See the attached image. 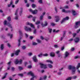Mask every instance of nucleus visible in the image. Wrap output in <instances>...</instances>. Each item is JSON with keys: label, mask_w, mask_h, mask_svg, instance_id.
Masks as SVG:
<instances>
[{"label": "nucleus", "mask_w": 80, "mask_h": 80, "mask_svg": "<svg viewBox=\"0 0 80 80\" xmlns=\"http://www.w3.org/2000/svg\"><path fill=\"white\" fill-rule=\"evenodd\" d=\"M68 70H72V73L75 74L76 71V68L75 67L72 65H70L68 66Z\"/></svg>", "instance_id": "1"}, {"label": "nucleus", "mask_w": 80, "mask_h": 80, "mask_svg": "<svg viewBox=\"0 0 80 80\" xmlns=\"http://www.w3.org/2000/svg\"><path fill=\"white\" fill-rule=\"evenodd\" d=\"M18 10H19V9L18 8L15 12V18H14L15 20H18Z\"/></svg>", "instance_id": "2"}, {"label": "nucleus", "mask_w": 80, "mask_h": 80, "mask_svg": "<svg viewBox=\"0 0 80 80\" xmlns=\"http://www.w3.org/2000/svg\"><path fill=\"white\" fill-rule=\"evenodd\" d=\"M69 19V17H66V18H64L62 21L61 22V24H62L63 23H64L66 20H68Z\"/></svg>", "instance_id": "3"}, {"label": "nucleus", "mask_w": 80, "mask_h": 80, "mask_svg": "<svg viewBox=\"0 0 80 80\" xmlns=\"http://www.w3.org/2000/svg\"><path fill=\"white\" fill-rule=\"evenodd\" d=\"M40 67L42 68H44V69H45V68H47V65L46 64L40 63Z\"/></svg>", "instance_id": "4"}, {"label": "nucleus", "mask_w": 80, "mask_h": 80, "mask_svg": "<svg viewBox=\"0 0 80 80\" xmlns=\"http://www.w3.org/2000/svg\"><path fill=\"white\" fill-rule=\"evenodd\" d=\"M74 41L75 43H78V42H79V41H80V39L79 38H76L74 39Z\"/></svg>", "instance_id": "5"}, {"label": "nucleus", "mask_w": 80, "mask_h": 80, "mask_svg": "<svg viewBox=\"0 0 80 80\" xmlns=\"http://www.w3.org/2000/svg\"><path fill=\"white\" fill-rule=\"evenodd\" d=\"M68 55H69V52L67 51L66 52L64 53V58H67V57H68Z\"/></svg>", "instance_id": "6"}, {"label": "nucleus", "mask_w": 80, "mask_h": 80, "mask_svg": "<svg viewBox=\"0 0 80 80\" xmlns=\"http://www.w3.org/2000/svg\"><path fill=\"white\" fill-rule=\"evenodd\" d=\"M32 59L34 62H38V60L37 58V56H36V55L34 56L32 58Z\"/></svg>", "instance_id": "7"}, {"label": "nucleus", "mask_w": 80, "mask_h": 80, "mask_svg": "<svg viewBox=\"0 0 80 80\" xmlns=\"http://www.w3.org/2000/svg\"><path fill=\"white\" fill-rule=\"evenodd\" d=\"M54 17L55 18H56L55 20L56 22H59V20H60V18H59L60 17H59V16H55Z\"/></svg>", "instance_id": "8"}, {"label": "nucleus", "mask_w": 80, "mask_h": 80, "mask_svg": "<svg viewBox=\"0 0 80 80\" xmlns=\"http://www.w3.org/2000/svg\"><path fill=\"white\" fill-rule=\"evenodd\" d=\"M45 23L44 24L43 23L41 24V25L42 26V27H47L48 25V23L46 21H45Z\"/></svg>", "instance_id": "9"}, {"label": "nucleus", "mask_w": 80, "mask_h": 80, "mask_svg": "<svg viewBox=\"0 0 80 80\" xmlns=\"http://www.w3.org/2000/svg\"><path fill=\"white\" fill-rule=\"evenodd\" d=\"M65 34H66V32L65 31L64 32L63 34L62 35V37H61V38L60 39V41H62V40H63V39L65 37Z\"/></svg>", "instance_id": "10"}, {"label": "nucleus", "mask_w": 80, "mask_h": 80, "mask_svg": "<svg viewBox=\"0 0 80 80\" xmlns=\"http://www.w3.org/2000/svg\"><path fill=\"white\" fill-rule=\"evenodd\" d=\"M27 25H30V27H32V28H35V26H34V25L30 23L29 22H27Z\"/></svg>", "instance_id": "11"}, {"label": "nucleus", "mask_w": 80, "mask_h": 80, "mask_svg": "<svg viewBox=\"0 0 80 80\" xmlns=\"http://www.w3.org/2000/svg\"><path fill=\"white\" fill-rule=\"evenodd\" d=\"M50 57H55V52H51L50 53Z\"/></svg>", "instance_id": "12"}, {"label": "nucleus", "mask_w": 80, "mask_h": 80, "mask_svg": "<svg viewBox=\"0 0 80 80\" xmlns=\"http://www.w3.org/2000/svg\"><path fill=\"white\" fill-rule=\"evenodd\" d=\"M20 52V50L16 51L15 52V55H16V56L18 55V54Z\"/></svg>", "instance_id": "13"}, {"label": "nucleus", "mask_w": 80, "mask_h": 80, "mask_svg": "<svg viewBox=\"0 0 80 80\" xmlns=\"http://www.w3.org/2000/svg\"><path fill=\"white\" fill-rule=\"evenodd\" d=\"M4 44H2L1 45L0 47V48L1 50H3V49H4Z\"/></svg>", "instance_id": "14"}, {"label": "nucleus", "mask_w": 80, "mask_h": 80, "mask_svg": "<svg viewBox=\"0 0 80 80\" xmlns=\"http://www.w3.org/2000/svg\"><path fill=\"white\" fill-rule=\"evenodd\" d=\"M72 14L73 16H75L77 15V13L75 12V11L74 10H72Z\"/></svg>", "instance_id": "15"}, {"label": "nucleus", "mask_w": 80, "mask_h": 80, "mask_svg": "<svg viewBox=\"0 0 80 80\" xmlns=\"http://www.w3.org/2000/svg\"><path fill=\"white\" fill-rule=\"evenodd\" d=\"M20 11L19 12V14L20 16H22V14L23 13V8H20Z\"/></svg>", "instance_id": "16"}, {"label": "nucleus", "mask_w": 80, "mask_h": 80, "mask_svg": "<svg viewBox=\"0 0 80 80\" xmlns=\"http://www.w3.org/2000/svg\"><path fill=\"white\" fill-rule=\"evenodd\" d=\"M18 47H20V43H21V38H20V39L18 40Z\"/></svg>", "instance_id": "17"}, {"label": "nucleus", "mask_w": 80, "mask_h": 80, "mask_svg": "<svg viewBox=\"0 0 80 80\" xmlns=\"http://www.w3.org/2000/svg\"><path fill=\"white\" fill-rule=\"evenodd\" d=\"M13 3V0H11L10 2V4L8 5V7H10V6H11V5H12V4Z\"/></svg>", "instance_id": "18"}, {"label": "nucleus", "mask_w": 80, "mask_h": 80, "mask_svg": "<svg viewBox=\"0 0 80 80\" xmlns=\"http://www.w3.org/2000/svg\"><path fill=\"white\" fill-rule=\"evenodd\" d=\"M38 12V11L37 10H34L32 11L33 14H37Z\"/></svg>", "instance_id": "19"}, {"label": "nucleus", "mask_w": 80, "mask_h": 80, "mask_svg": "<svg viewBox=\"0 0 80 80\" xmlns=\"http://www.w3.org/2000/svg\"><path fill=\"white\" fill-rule=\"evenodd\" d=\"M14 62L16 65L18 64V60L17 59H16L15 61H14Z\"/></svg>", "instance_id": "20"}, {"label": "nucleus", "mask_w": 80, "mask_h": 80, "mask_svg": "<svg viewBox=\"0 0 80 80\" xmlns=\"http://www.w3.org/2000/svg\"><path fill=\"white\" fill-rule=\"evenodd\" d=\"M80 67V63H78V64L77 66L76 67V69H78Z\"/></svg>", "instance_id": "21"}, {"label": "nucleus", "mask_w": 80, "mask_h": 80, "mask_svg": "<svg viewBox=\"0 0 80 80\" xmlns=\"http://www.w3.org/2000/svg\"><path fill=\"white\" fill-rule=\"evenodd\" d=\"M48 67H49V68H52L53 67V66H52V65L50 64H48Z\"/></svg>", "instance_id": "22"}, {"label": "nucleus", "mask_w": 80, "mask_h": 80, "mask_svg": "<svg viewBox=\"0 0 80 80\" xmlns=\"http://www.w3.org/2000/svg\"><path fill=\"white\" fill-rule=\"evenodd\" d=\"M7 25L8 26V27H10L11 28H12V25L10 24L7 23Z\"/></svg>", "instance_id": "23"}, {"label": "nucleus", "mask_w": 80, "mask_h": 80, "mask_svg": "<svg viewBox=\"0 0 80 80\" xmlns=\"http://www.w3.org/2000/svg\"><path fill=\"white\" fill-rule=\"evenodd\" d=\"M19 33L20 35H22V31L21 30H19Z\"/></svg>", "instance_id": "24"}, {"label": "nucleus", "mask_w": 80, "mask_h": 80, "mask_svg": "<svg viewBox=\"0 0 80 80\" xmlns=\"http://www.w3.org/2000/svg\"><path fill=\"white\" fill-rule=\"evenodd\" d=\"M23 60L22 59H20L19 61H18V63L19 64H22V62Z\"/></svg>", "instance_id": "25"}, {"label": "nucleus", "mask_w": 80, "mask_h": 80, "mask_svg": "<svg viewBox=\"0 0 80 80\" xmlns=\"http://www.w3.org/2000/svg\"><path fill=\"white\" fill-rule=\"evenodd\" d=\"M32 7L33 8H35L36 7V5L34 4H32Z\"/></svg>", "instance_id": "26"}, {"label": "nucleus", "mask_w": 80, "mask_h": 80, "mask_svg": "<svg viewBox=\"0 0 80 80\" xmlns=\"http://www.w3.org/2000/svg\"><path fill=\"white\" fill-rule=\"evenodd\" d=\"M75 25H80V21L76 22H75Z\"/></svg>", "instance_id": "27"}, {"label": "nucleus", "mask_w": 80, "mask_h": 80, "mask_svg": "<svg viewBox=\"0 0 80 80\" xmlns=\"http://www.w3.org/2000/svg\"><path fill=\"white\" fill-rule=\"evenodd\" d=\"M43 16L41 15L40 16L39 18L40 20H43Z\"/></svg>", "instance_id": "28"}, {"label": "nucleus", "mask_w": 80, "mask_h": 80, "mask_svg": "<svg viewBox=\"0 0 80 80\" xmlns=\"http://www.w3.org/2000/svg\"><path fill=\"white\" fill-rule=\"evenodd\" d=\"M36 41L38 42L39 43H40L42 42V41L40 39H37Z\"/></svg>", "instance_id": "29"}, {"label": "nucleus", "mask_w": 80, "mask_h": 80, "mask_svg": "<svg viewBox=\"0 0 80 80\" xmlns=\"http://www.w3.org/2000/svg\"><path fill=\"white\" fill-rule=\"evenodd\" d=\"M18 68L19 69V70H22L23 69V68L20 66L18 67Z\"/></svg>", "instance_id": "30"}, {"label": "nucleus", "mask_w": 80, "mask_h": 80, "mask_svg": "<svg viewBox=\"0 0 80 80\" xmlns=\"http://www.w3.org/2000/svg\"><path fill=\"white\" fill-rule=\"evenodd\" d=\"M46 62H48V63H53V62L51 60H48L46 61Z\"/></svg>", "instance_id": "31"}, {"label": "nucleus", "mask_w": 80, "mask_h": 80, "mask_svg": "<svg viewBox=\"0 0 80 80\" xmlns=\"http://www.w3.org/2000/svg\"><path fill=\"white\" fill-rule=\"evenodd\" d=\"M77 76H74L71 77V78H72V79H76V78H77Z\"/></svg>", "instance_id": "32"}, {"label": "nucleus", "mask_w": 80, "mask_h": 80, "mask_svg": "<svg viewBox=\"0 0 80 80\" xmlns=\"http://www.w3.org/2000/svg\"><path fill=\"white\" fill-rule=\"evenodd\" d=\"M7 20L8 21H9V22H10V21H11V18L10 17H8L7 18Z\"/></svg>", "instance_id": "33"}, {"label": "nucleus", "mask_w": 80, "mask_h": 80, "mask_svg": "<svg viewBox=\"0 0 80 80\" xmlns=\"http://www.w3.org/2000/svg\"><path fill=\"white\" fill-rule=\"evenodd\" d=\"M37 18V17H34L32 18V20L33 21V22H35V19Z\"/></svg>", "instance_id": "34"}, {"label": "nucleus", "mask_w": 80, "mask_h": 80, "mask_svg": "<svg viewBox=\"0 0 80 80\" xmlns=\"http://www.w3.org/2000/svg\"><path fill=\"white\" fill-rule=\"evenodd\" d=\"M27 17L28 18H32L33 17L32 16L30 15L29 16H28Z\"/></svg>", "instance_id": "35"}, {"label": "nucleus", "mask_w": 80, "mask_h": 80, "mask_svg": "<svg viewBox=\"0 0 80 80\" xmlns=\"http://www.w3.org/2000/svg\"><path fill=\"white\" fill-rule=\"evenodd\" d=\"M37 44H38L37 43L34 42H32V45H37Z\"/></svg>", "instance_id": "36"}, {"label": "nucleus", "mask_w": 80, "mask_h": 80, "mask_svg": "<svg viewBox=\"0 0 80 80\" xmlns=\"http://www.w3.org/2000/svg\"><path fill=\"white\" fill-rule=\"evenodd\" d=\"M70 12H71V11L69 10H68L67 11H65V13H70Z\"/></svg>", "instance_id": "37"}, {"label": "nucleus", "mask_w": 80, "mask_h": 80, "mask_svg": "<svg viewBox=\"0 0 80 80\" xmlns=\"http://www.w3.org/2000/svg\"><path fill=\"white\" fill-rule=\"evenodd\" d=\"M78 25H75L74 26V28H78Z\"/></svg>", "instance_id": "38"}, {"label": "nucleus", "mask_w": 80, "mask_h": 80, "mask_svg": "<svg viewBox=\"0 0 80 80\" xmlns=\"http://www.w3.org/2000/svg\"><path fill=\"white\" fill-rule=\"evenodd\" d=\"M59 32V30H58L57 31H56L55 30V29H54L53 30V32H56V33H57V32Z\"/></svg>", "instance_id": "39"}, {"label": "nucleus", "mask_w": 80, "mask_h": 80, "mask_svg": "<svg viewBox=\"0 0 80 80\" xmlns=\"http://www.w3.org/2000/svg\"><path fill=\"white\" fill-rule=\"evenodd\" d=\"M32 30V29L30 28H28V30H27V31H29L30 32H31Z\"/></svg>", "instance_id": "40"}, {"label": "nucleus", "mask_w": 80, "mask_h": 80, "mask_svg": "<svg viewBox=\"0 0 80 80\" xmlns=\"http://www.w3.org/2000/svg\"><path fill=\"white\" fill-rule=\"evenodd\" d=\"M48 30L49 33H51L52 32V29L48 28Z\"/></svg>", "instance_id": "41"}, {"label": "nucleus", "mask_w": 80, "mask_h": 80, "mask_svg": "<svg viewBox=\"0 0 80 80\" xmlns=\"http://www.w3.org/2000/svg\"><path fill=\"white\" fill-rule=\"evenodd\" d=\"M7 20H5L4 22V25H7Z\"/></svg>", "instance_id": "42"}, {"label": "nucleus", "mask_w": 80, "mask_h": 80, "mask_svg": "<svg viewBox=\"0 0 80 80\" xmlns=\"http://www.w3.org/2000/svg\"><path fill=\"white\" fill-rule=\"evenodd\" d=\"M18 75L19 76H20V77H22L23 76V74H18Z\"/></svg>", "instance_id": "43"}, {"label": "nucleus", "mask_w": 80, "mask_h": 80, "mask_svg": "<svg viewBox=\"0 0 80 80\" xmlns=\"http://www.w3.org/2000/svg\"><path fill=\"white\" fill-rule=\"evenodd\" d=\"M33 33L34 34H36V33H37V29H35L33 32Z\"/></svg>", "instance_id": "44"}, {"label": "nucleus", "mask_w": 80, "mask_h": 80, "mask_svg": "<svg viewBox=\"0 0 80 80\" xmlns=\"http://www.w3.org/2000/svg\"><path fill=\"white\" fill-rule=\"evenodd\" d=\"M22 48L23 50H25L26 48V47H25V46H22Z\"/></svg>", "instance_id": "45"}, {"label": "nucleus", "mask_w": 80, "mask_h": 80, "mask_svg": "<svg viewBox=\"0 0 80 80\" xmlns=\"http://www.w3.org/2000/svg\"><path fill=\"white\" fill-rule=\"evenodd\" d=\"M40 21H38L36 22V25H38V24H40Z\"/></svg>", "instance_id": "46"}, {"label": "nucleus", "mask_w": 80, "mask_h": 80, "mask_svg": "<svg viewBox=\"0 0 80 80\" xmlns=\"http://www.w3.org/2000/svg\"><path fill=\"white\" fill-rule=\"evenodd\" d=\"M38 2H39V3H42V0H39V1H38Z\"/></svg>", "instance_id": "47"}, {"label": "nucleus", "mask_w": 80, "mask_h": 80, "mask_svg": "<svg viewBox=\"0 0 80 80\" xmlns=\"http://www.w3.org/2000/svg\"><path fill=\"white\" fill-rule=\"evenodd\" d=\"M43 55L44 57H47L48 55V54H47V53H46L43 54Z\"/></svg>", "instance_id": "48"}, {"label": "nucleus", "mask_w": 80, "mask_h": 80, "mask_svg": "<svg viewBox=\"0 0 80 80\" xmlns=\"http://www.w3.org/2000/svg\"><path fill=\"white\" fill-rule=\"evenodd\" d=\"M55 48H58V45H55L54 46Z\"/></svg>", "instance_id": "49"}, {"label": "nucleus", "mask_w": 80, "mask_h": 80, "mask_svg": "<svg viewBox=\"0 0 80 80\" xmlns=\"http://www.w3.org/2000/svg\"><path fill=\"white\" fill-rule=\"evenodd\" d=\"M77 35V33H74L72 34V35L73 36V37H75Z\"/></svg>", "instance_id": "50"}, {"label": "nucleus", "mask_w": 80, "mask_h": 80, "mask_svg": "<svg viewBox=\"0 0 80 80\" xmlns=\"http://www.w3.org/2000/svg\"><path fill=\"white\" fill-rule=\"evenodd\" d=\"M64 8H66L67 9L68 8H69V7H68V6H64Z\"/></svg>", "instance_id": "51"}, {"label": "nucleus", "mask_w": 80, "mask_h": 80, "mask_svg": "<svg viewBox=\"0 0 80 80\" xmlns=\"http://www.w3.org/2000/svg\"><path fill=\"white\" fill-rule=\"evenodd\" d=\"M24 29L26 31H27V30H28V27H25Z\"/></svg>", "instance_id": "52"}, {"label": "nucleus", "mask_w": 80, "mask_h": 80, "mask_svg": "<svg viewBox=\"0 0 80 80\" xmlns=\"http://www.w3.org/2000/svg\"><path fill=\"white\" fill-rule=\"evenodd\" d=\"M7 46H8V47H9V48H10V47H11V45H10V44L9 43H8Z\"/></svg>", "instance_id": "53"}, {"label": "nucleus", "mask_w": 80, "mask_h": 80, "mask_svg": "<svg viewBox=\"0 0 80 80\" xmlns=\"http://www.w3.org/2000/svg\"><path fill=\"white\" fill-rule=\"evenodd\" d=\"M57 74L58 75H62V72H58L57 73Z\"/></svg>", "instance_id": "54"}, {"label": "nucleus", "mask_w": 80, "mask_h": 80, "mask_svg": "<svg viewBox=\"0 0 80 80\" xmlns=\"http://www.w3.org/2000/svg\"><path fill=\"white\" fill-rule=\"evenodd\" d=\"M28 55L29 56H32V53L30 52L28 53Z\"/></svg>", "instance_id": "55"}, {"label": "nucleus", "mask_w": 80, "mask_h": 80, "mask_svg": "<svg viewBox=\"0 0 80 80\" xmlns=\"http://www.w3.org/2000/svg\"><path fill=\"white\" fill-rule=\"evenodd\" d=\"M44 39L46 41V42H48V40H49V38H45Z\"/></svg>", "instance_id": "56"}, {"label": "nucleus", "mask_w": 80, "mask_h": 80, "mask_svg": "<svg viewBox=\"0 0 80 80\" xmlns=\"http://www.w3.org/2000/svg\"><path fill=\"white\" fill-rule=\"evenodd\" d=\"M54 9L56 13H57V12H58V11H57V8L56 7Z\"/></svg>", "instance_id": "57"}, {"label": "nucleus", "mask_w": 80, "mask_h": 80, "mask_svg": "<svg viewBox=\"0 0 80 80\" xmlns=\"http://www.w3.org/2000/svg\"><path fill=\"white\" fill-rule=\"evenodd\" d=\"M18 2H19V0H17L15 2V4H17V3H18Z\"/></svg>", "instance_id": "58"}, {"label": "nucleus", "mask_w": 80, "mask_h": 80, "mask_svg": "<svg viewBox=\"0 0 80 80\" xmlns=\"http://www.w3.org/2000/svg\"><path fill=\"white\" fill-rule=\"evenodd\" d=\"M47 76L46 75L44 76L43 77L44 80H45L47 78Z\"/></svg>", "instance_id": "59"}, {"label": "nucleus", "mask_w": 80, "mask_h": 80, "mask_svg": "<svg viewBox=\"0 0 80 80\" xmlns=\"http://www.w3.org/2000/svg\"><path fill=\"white\" fill-rule=\"evenodd\" d=\"M11 69L12 71H14L15 70V68L14 67H12V68Z\"/></svg>", "instance_id": "60"}, {"label": "nucleus", "mask_w": 80, "mask_h": 80, "mask_svg": "<svg viewBox=\"0 0 80 80\" xmlns=\"http://www.w3.org/2000/svg\"><path fill=\"white\" fill-rule=\"evenodd\" d=\"M51 25L52 26V27H53V26H55V24L53 23H51Z\"/></svg>", "instance_id": "61"}, {"label": "nucleus", "mask_w": 80, "mask_h": 80, "mask_svg": "<svg viewBox=\"0 0 80 80\" xmlns=\"http://www.w3.org/2000/svg\"><path fill=\"white\" fill-rule=\"evenodd\" d=\"M42 54H41L38 55V57H42Z\"/></svg>", "instance_id": "62"}, {"label": "nucleus", "mask_w": 80, "mask_h": 80, "mask_svg": "<svg viewBox=\"0 0 80 80\" xmlns=\"http://www.w3.org/2000/svg\"><path fill=\"white\" fill-rule=\"evenodd\" d=\"M3 66H2L0 68V72H1L2 69L3 68Z\"/></svg>", "instance_id": "63"}, {"label": "nucleus", "mask_w": 80, "mask_h": 80, "mask_svg": "<svg viewBox=\"0 0 80 80\" xmlns=\"http://www.w3.org/2000/svg\"><path fill=\"white\" fill-rule=\"evenodd\" d=\"M80 32V29H78V30H77V33H78L79 32Z\"/></svg>", "instance_id": "64"}]
</instances>
